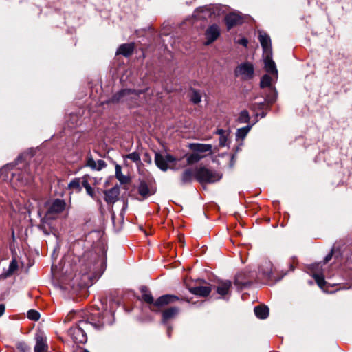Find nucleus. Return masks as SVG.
<instances>
[{
    "instance_id": "obj_2",
    "label": "nucleus",
    "mask_w": 352,
    "mask_h": 352,
    "mask_svg": "<svg viewBox=\"0 0 352 352\" xmlns=\"http://www.w3.org/2000/svg\"><path fill=\"white\" fill-rule=\"evenodd\" d=\"M140 292L141 299L144 302L149 305V309L152 311L155 312L159 311L162 306L174 303L177 301L189 302V300L182 295L177 296L173 294H165L159 297L156 300H154V298L151 292L145 286H142L140 288Z\"/></svg>"
},
{
    "instance_id": "obj_30",
    "label": "nucleus",
    "mask_w": 352,
    "mask_h": 352,
    "mask_svg": "<svg viewBox=\"0 0 352 352\" xmlns=\"http://www.w3.org/2000/svg\"><path fill=\"white\" fill-rule=\"evenodd\" d=\"M272 78L268 74H265L261 79L260 85L261 88L272 87Z\"/></svg>"
},
{
    "instance_id": "obj_31",
    "label": "nucleus",
    "mask_w": 352,
    "mask_h": 352,
    "mask_svg": "<svg viewBox=\"0 0 352 352\" xmlns=\"http://www.w3.org/2000/svg\"><path fill=\"white\" fill-rule=\"evenodd\" d=\"M82 186L85 188L87 193L91 197L94 196V192L85 177L82 179Z\"/></svg>"
},
{
    "instance_id": "obj_3",
    "label": "nucleus",
    "mask_w": 352,
    "mask_h": 352,
    "mask_svg": "<svg viewBox=\"0 0 352 352\" xmlns=\"http://www.w3.org/2000/svg\"><path fill=\"white\" fill-rule=\"evenodd\" d=\"M285 275V274L278 270L274 267L270 261H263L258 270V276L267 283H275Z\"/></svg>"
},
{
    "instance_id": "obj_4",
    "label": "nucleus",
    "mask_w": 352,
    "mask_h": 352,
    "mask_svg": "<svg viewBox=\"0 0 352 352\" xmlns=\"http://www.w3.org/2000/svg\"><path fill=\"white\" fill-rule=\"evenodd\" d=\"M195 177L197 182L204 184L219 181L221 179V175L206 167H199L195 168Z\"/></svg>"
},
{
    "instance_id": "obj_43",
    "label": "nucleus",
    "mask_w": 352,
    "mask_h": 352,
    "mask_svg": "<svg viewBox=\"0 0 352 352\" xmlns=\"http://www.w3.org/2000/svg\"><path fill=\"white\" fill-rule=\"evenodd\" d=\"M5 311V306L3 304H0V316H1Z\"/></svg>"
},
{
    "instance_id": "obj_39",
    "label": "nucleus",
    "mask_w": 352,
    "mask_h": 352,
    "mask_svg": "<svg viewBox=\"0 0 352 352\" xmlns=\"http://www.w3.org/2000/svg\"><path fill=\"white\" fill-rule=\"evenodd\" d=\"M17 268V263L15 261H12L9 266V271L12 272Z\"/></svg>"
},
{
    "instance_id": "obj_11",
    "label": "nucleus",
    "mask_w": 352,
    "mask_h": 352,
    "mask_svg": "<svg viewBox=\"0 0 352 352\" xmlns=\"http://www.w3.org/2000/svg\"><path fill=\"white\" fill-rule=\"evenodd\" d=\"M35 340L34 352H47L48 344L47 338L43 334L39 333L36 336Z\"/></svg>"
},
{
    "instance_id": "obj_46",
    "label": "nucleus",
    "mask_w": 352,
    "mask_h": 352,
    "mask_svg": "<svg viewBox=\"0 0 352 352\" xmlns=\"http://www.w3.org/2000/svg\"><path fill=\"white\" fill-rule=\"evenodd\" d=\"M84 352H89L88 351L85 350Z\"/></svg>"
},
{
    "instance_id": "obj_41",
    "label": "nucleus",
    "mask_w": 352,
    "mask_h": 352,
    "mask_svg": "<svg viewBox=\"0 0 352 352\" xmlns=\"http://www.w3.org/2000/svg\"><path fill=\"white\" fill-rule=\"evenodd\" d=\"M332 256H333V252H331L329 254H328L324 259V263H327V262H329L331 258H332Z\"/></svg>"
},
{
    "instance_id": "obj_22",
    "label": "nucleus",
    "mask_w": 352,
    "mask_h": 352,
    "mask_svg": "<svg viewBox=\"0 0 352 352\" xmlns=\"http://www.w3.org/2000/svg\"><path fill=\"white\" fill-rule=\"evenodd\" d=\"M255 315L260 319H265L269 315V309L265 305H259L254 307Z\"/></svg>"
},
{
    "instance_id": "obj_18",
    "label": "nucleus",
    "mask_w": 352,
    "mask_h": 352,
    "mask_svg": "<svg viewBox=\"0 0 352 352\" xmlns=\"http://www.w3.org/2000/svg\"><path fill=\"white\" fill-rule=\"evenodd\" d=\"M195 168H186L185 169L181 175V182L182 184H186L191 183L195 177Z\"/></svg>"
},
{
    "instance_id": "obj_20",
    "label": "nucleus",
    "mask_w": 352,
    "mask_h": 352,
    "mask_svg": "<svg viewBox=\"0 0 352 352\" xmlns=\"http://www.w3.org/2000/svg\"><path fill=\"white\" fill-rule=\"evenodd\" d=\"M231 286L232 283L230 280L220 281L217 286V292L223 296L229 293Z\"/></svg>"
},
{
    "instance_id": "obj_21",
    "label": "nucleus",
    "mask_w": 352,
    "mask_h": 352,
    "mask_svg": "<svg viewBox=\"0 0 352 352\" xmlns=\"http://www.w3.org/2000/svg\"><path fill=\"white\" fill-rule=\"evenodd\" d=\"M134 50L133 43H125L121 45L118 51L117 54H122L124 56H130Z\"/></svg>"
},
{
    "instance_id": "obj_34",
    "label": "nucleus",
    "mask_w": 352,
    "mask_h": 352,
    "mask_svg": "<svg viewBox=\"0 0 352 352\" xmlns=\"http://www.w3.org/2000/svg\"><path fill=\"white\" fill-rule=\"evenodd\" d=\"M201 96L200 93L197 91L193 90L190 96V100L194 104H198L199 102H201Z\"/></svg>"
},
{
    "instance_id": "obj_12",
    "label": "nucleus",
    "mask_w": 352,
    "mask_h": 352,
    "mask_svg": "<svg viewBox=\"0 0 352 352\" xmlns=\"http://www.w3.org/2000/svg\"><path fill=\"white\" fill-rule=\"evenodd\" d=\"M15 179L19 182V187L30 185L34 180L33 176L26 171L21 172L17 176L14 175L13 180Z\"/></svg>"
},
{
    "instance_id": "obj_28",
    "label": "nucleus",
    "mask_w": 352,
    "mask_h": 352,
    "mask_svg": "<svg viewBox=\"0 0 352 352\" xmlns=\"http://www.w3.org/2000/svg\"><path fill=\"white\" fill-rule=\"evenodd\" d=\"M116 177L121 184H126L128 182V178L122 174L121 167L119 165L116 166Z\"/></svg>"
},
{
    "instance_id": "obj_25",
    "label": "nucleus",
    "mask_w": 352,
    "mask_h": 352,
    "mask_svg": "<svg viewBox=\"0 0 352 352\" xmlns=\"http://www.w3.org/2000/svg\"><path fill=\"white\" fill-rule=\"evenodd\" d=\"M82 181L80 178H74L68 184V188L69 190H74L76 192L81 190Z\"/></svg>"
},
{
    "instance_id": "obj_19",
    "label": "nucleus",
    "mask_w": 352,
    "mask_h": 352,
    "mask_svg": "<svg viewBox=\"0 0 352 352\" xmlns=\"http://www.w3.org/2000/svg\"><path fill=\"white\" fill-rule=\"evenodd\" d=\"M179 309L177 307H170L162 311V320L164 322L175 318L179 314Z\"/></svg>"
},
{
    "instance_id": "obj_40",
    "label": "nucleus",
    "mask_w": 352,
    "mask_h": 352,
    "mask_svg": "<svg viewBox=\"0 0 352 352\" xmlns=\"http://www.w3.org/2000/svg\"><path fill=\"white\" fill-rule=\"evenodd\" d=\"M238 43H239L240 45H242L245 47H246L248 45V41L247 38H241L238 41Z\"/></svg>"
},
{
    "instance_id": "obj_42",
    "label": "nucleus",
    "mask_w": 352,
    "mask_h": 352,
    "mask_svg": "<svg viewBox=\"0 0 352 352\" xmlns=\"http://www.w3.org/2000/svg\"><path fill=\"white\" fill-rule=\"evenodd\" d=\"M227 133H228L225 130H223V129H218L216 131V134L219 135L220 137L223 136V135H225Z\"/></svg>"
},
{
    "instance_id": "obj_1",
    "label": "nucleus",
    "mask_w": 352,
    "mask_h": 352,
    "mask_svg": "<svg viewBox=\"0 0 352 352\" xmlns=\"http://www.w3.org/2000/svg\"><path fill=\"white\" fill-rule=\"evenodd\" d=\"M83 320L79 322L78 326L72 328L70 330L71 336L76 344H85L87 340V334L84 327L91 325L96 329H100L104 326L103 317L97 309L86 311L80 315Z\"/></svg>"
},
{
    "instance_id": "obj_14",
    "label": "nucleus",
    "mask_w": 352,
    "mask_h": 352,
    "mask_svg": "<svg viewBox=\"0 0 352 352\" xmlns=\"http://www.w3.org/2000/svg\"><path fill=\"white\" fill-rule=\"evenodd\" d=\"M258 40L262 46L264 54H268L270 52L272 53L271 38L268 34H267L266 33L260 32L258 36Z\"/></svg>"
},
{
    "instance_id": "obj_32",
    "label": "nucleus",
    "mask_w": 352,
    "mask_h": 352,
    "mask_svg": "<svg viewBox=\"0 0 352 352\" xmlns=\"http://www.w3.org/2000/svg\"><path fill=\"white\" fill-rule=\"evenodd\" d=\"M313 276L316 282L317 283L318 285L321 289H324L326 285V281L324 280V276L322 274H314Z\"/></svg>"
},
{
    "instance_id": "obj_16",
    "label": "nucleus",
    "mask_w": 352,
    "mask_h": 352,
    "mask_svg": "<svg viewBox=\"0 0 352 352\" xmlns=\"http://www.w3.org/2000/svg\"><path fill=\"white\" fill-rule=\"evenodd\" d=\"M189 148L192 151L199 154L207 152L209 153H212V146L211 144L194 143L190 144Z\"/></svg>"
},
{
    "instance_id": "obj_7",
    "label": "nucleus",
    "mask_w": 352,
    "mask_h": 352,
    "mask_svg": "<svg viewBox=\"0 0 352 352\" xmlns=\"http://www.w3.org/2000/svg\"><path fill=\"white\" fill-rule=\"evenodd\" d=\"M66 204L63 200L56 199L48 204L46 215L50 219H55L65 208Z\"/></svg>"
},
{
    "instance_id": "obj_9",
    "label": "nucleus",
    "mask_w": 352,
    "mask_h": 352,
    "mask_svg": "<svg viewBox=\"0 0 352 352\" xmlns=\"http://www.w3.org/2000/svg\"><path fill=\"white\" fill-rule=\"evenodd\" d=\"M264 65L265 71L271 74L276 77L278 76V71L276 69V64L274 61L272 60V53L270 52L268 54H264Z\"/></svg>"
},
{
    "instance_id": "obj_6",
    "label": "nucleus",
    "mask_w": 352,
    "mask_h": 352,
    "mask_svg": "<svg viewBox=\"0 0 352 352\" xmlns=\"http://www.w3.org/2000/svg\"><path fill=\"white\" fill-rule=\"evenodd\" d=\"M235 75L243 80H248L254 77V68L252 63L245 62L239 65L235 69Z\"/></svg>"
},
{
    "instance_id": "obj_8",
    "label": "nucleus",
    "mask_w": 352,
    "mask_h": 352,
    "mask_svg": "<svg viewBox=\"0 0 352 352\" xmlns=\"http://www.w3.org/2000/svg\"><path fill=\"white\" fill-rule=\"evenodd\" d=\"M254 277L253 272L250 271L239 272L235 276L234 284L240 288L245 287L252 282Z\"/></svg>"
},
{
    "instance_id": "obj_24",
    "label": "nucleus",
    "mask_w": 352,
    "mask_h": 352,
    "mask_svg": "<svg viewBox=\"0 0 352 352\" xmlns=\"http://www.w3.org/2000/svg\"><path fill=\"white\" fill-rule=\"evenodd\" d=\"M135 94L137 95L136 92L135 91H131L130 89H124L116 94L113 98V101H120V100H124V98L127 96L130 95L131 94Z\"/></svg>"
},
{
    "instance_id": "obj_36",
    "label": "nucleus",
    "mask_w": 352,
    "mask_h": 352,
    "mask_svg": "<svg viewBox=\"0 0 352 352\" xmlns=\"http://www.w3.org/2000/svg\"><path fill=\"white\" fill-rule=\"evenodd\" d=\"M86 165L89 167H90L93 170H97V165L96 162L92 158V157H88L87 160Z\"/></svg>"
},
{
    "instance_id": "obj_10",
    "label": "nucleus",
    "mask_w": 352,
    "mask_h": 352,
    "mask_svg": "<svg viewBox=\"0 0 352 352\" xmlns=\"http://www.w3.org/2000/svg\"><path fill=\"white\" fill-rule=\"evenodd\" d=\"M220 35V29L217 25H212L208 28L206 31V38L207 39L206 45H209L214 42Z\"/></svg>"
},
{
    "instance_id": "obj_27",
    "label": "nucleus",
    "mask_w": 352,
    "mask_h": 352,
    "mask_svg": "<svg viewBox=\"0 0 352 352\" xmlns=\"http://www.w3.org/2000/svg\"><path fill=\"white\" fill-rule=\"evenodd\" d=\"M204 157V155H201L200 154L194 152L187 156V163L188 164H192L201 160Z\"/></svg>"
},
{
    "instance_id": "obj_23",
    "label": "nucleus",
    "mask_w": 352,
    "mask_h": 352,
    "mask_svg": "<svg viewBox=\"0 0 352 352\" xmlns=\"http://www.w3.org/2000/svg\"><path fill=\"white\" fill-rule=\"evenodd\" d=\"M127 160H131V162L135 163L137 165H139L141 164V159H140V154L137 152H133L131 153H129V154L124 156V164L126 166H129Z\"/></svg>"
},
{
    "instance_id": "obj_5",
    "label": "nucleus",
    "mask_w": 352,
    "mask_h": 352,
    "mask_svg": "<svg viewBox=\"0 0 352 352\" xmlns=\"http://www.w3.org/2000/svg\"><path fill=\"white\" fill-rule=\"evenodd\" d=\"M180 160L175 158L171 155L167 154L165 156L156 153L155 162L158 168L162 170H166L168 168L178 169L180 166H177Z\"/></svg>"
},
{
    "instance_id": "obj_44",
    "label": "nucleus",
    "mask_w": 352,
    "mask_h": 352,
    "mask_svg": "<svg viewBox=\"0 0 352 352\" xmlns=\"http://www.w3.org/2000/svg\"><path fill=\"white\" fill-rule=\"evenodd\" d=\"M74 314L73 313H70L69 314H68L65 318V322H67V321H69L72 320V316L74 315Z\"/></svg>"
},
{
    "instance_id": "obj_13",
    "label": "nucleus",
    "mask_w": 352,
    "mask_h": 352,
    "mask_svg": "<svg viewBox=\"0 0 352 352\" xmlns=\"http://www.w3.org/2000/svg\"><path fill=\"white\" fill-rule=\"evenodd\" d=\"M120 195V188L114 186L110 190L104 191V200L108 204H113L118 199Z\"/></svg>"
},
{
    "instance_id": "obj_37",
    "label": "nucleus",
    "mask_w": 352,
    "mask_h": 352,
    "mask_svg": "<svg viewBox=\"0 0 352 352\" xmlns=\"http://www.w3.org/2000/svg\"><path fill=\"white\" fill-rule=\"evenodd\" d=\"M96 165H97V170H102L103 168L106 167L107 164L105 163V162L104 160H99L96 162Z\"/></svg>"
},
{
    "instance_id": "obj_45",
    "label": "nucleus",
    "mask_w": 352,
    "mask_h": 352,
    "mask_svg": "<svg viewBox=\"0 0 352 352\" xmlns=\"http://www.w3.org/2000/svg\"><path fill=\"white\" fill-rule=\"evenodd\" d=\"M275 98L270 99V102H273L274 101Z\"/></svg>"
},
{
    "instance_id": "obj_35",
    "label": "nucleus",
    "mask_w": 352,
    "mask_h": 352,
    "mask_svg": "<svg viewBox=\"0 0 352 352\" xmlns=\"http://www.w3.org/2000/svg\"><path fill=\"white\" fill-rule=\"evenodd\" d=\"M28 318L30 320L36 321L39 319L40 314L37 311L31 309L28 312Z\"/></svg>"
},
{
    "instance_id": "obj_33",
    "label": "nucleus",
    "mask_w": 352,
    "mask_h": 352,
    "mask_svg": "<svg viewBox=\"0 0 352 352\" xmlns=\"http://www.w3.org/2000/svg\"><path fill=\"white\" fill-rule=\"evenodd\" d=\"M237 120L239 123H248L250 120L248 112L245 110L241 111Z\"/></svg>"
},
{
    "instance_id": "obj_17",
    "label": "nucleus",
    "mask_w": 352,
    "mask_h": 352,
    "mask_svg": "<svg viewBox=\"0 0 352 352\" xmlns=\"http://www.w3.org/2000/svg\"><path fill=\"white\" fill-rule=\"evenodd\" d=\"M241 17L235 13H230L225 16V23L228 30L240 23Z\"/></svg>"
},
{
    "instance_id": "obj_15",
    "label": "nucleus",
    "mask_w": 352,
    "mask_h": 352,
    "mask_svg": "<svg viewBox=\"0 0 352 352\" xmlns=\"http://www.w3.org/2000/svg\"><path fill=\"white\" fill-rule=\"evenodd\" d=\"M188 289L192 294L202 297L208 296L212 291V288L209 285L192 287H190Z\"/></svg>"
},
{
    "instance_id": "obj_29",
    "label": "nucleus",
    "mask_w": 352,
    "mask_h": 352,
    "mask_svg": "<svg viewBox=\"0 0 352 352\" xmlns=\"http://www.w3.org/2000/svg\"><path fill=\"white\" fill-rule=\"evenodd\" d=\"M138 192L144 198L147 197L149 195V189L145 182H142L138 187Z\"/></svg>"
},
{
    "instance_id": "obj_26",
    "label": "nucleus",
    "mask_w": 352,
    "mask_h": 352,
    "mask_svg": "<svg viewBox=\"0 0 352 352\" xmlns=\"http://www.w3.org/2000/svg\"><path fill=\"white\" fill-rule=\"evenodd\" d=\"M250 129L251 126H250L239 129L236 133V140H243L246 137Z\"/></svg>"
},
{
    "instance_id": "obj_38",
    "label": "nucleus",
    "mask_w": 352,
    "mask_h": 352,
    "mask_svg": "<svg viewBox=\"0 0 352 352\" xmlns=\"http://www.w3.org/2000/svg\"><path fill=\"white\" fill-rule=\"evenodd\" d=\"M227 135H228V133L226 134L225 135L219 137V145L221 146H226V142H227Z\"/></svg>"
}]
</instances>
